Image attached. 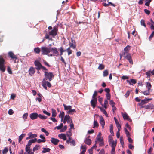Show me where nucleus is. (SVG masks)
<instances>
[{"instance_id":"51","label":"nucleus","mask_w":154,"mask_h":154,"mask_svg":"<svg viewBox=\"0 0 154 154\" xmlns=\"http://www.w3.org/2000/svg\"><path fill=\"white\" fill-rule=\"evenodd\" d=\"M154 35V30L153 31L152 33L150 35V36L149 38V41H151L152 38L153 37Z\"/></svg>"},{"instance_id":"15","label":"nucleus","mask_w":154,"mask_h":154,"mask_svg":"<svg viewBox=\"0 0 154 154\" xmlns=\"http://www.w3.org/2000/svg\"><path fill=\"white\" fill-rule=\"evenodd\" d=\"M152 100V98H150V99L146 98L144 100H142L141 101V103H139V105H143L145 104H146V103H147L149 101L151 100Z\"/></svg>"},{"instance_id":"43","label":"nucleus","mask_w":154,"mask_h":154,"mask_svg":"<svg viewBox=\"0 0 154 154\" xmlns=\"http://www.w3.org/2000/svg\"><path fill=\"white\" fill-rule=\"evenodd\" d=\"M104 66L102 64H100L98 67V69L100 70H102L104 68Z\"/></svg>"},{"instance_id":"28","label":"nucleus","mask_w":154,"mask_h":154,"mask_svg":"<svg viewBox=\"0 0 154 154\" xmlns=\"http://www.w3.org/2000/svg\"><path fill=\"white\" fill-rule=\"evenodd\" d=\"M69 47L70 48H72L73 49H75L76 48V45L75 43H70L69 44Z\"/></svg>"},{"instance_id":"48","label":"nucleus","mask_w":154,"mask_h":154,"mask_svg":"<svg viewBox=\"0 0 154 154\" xmlns=\"http://www.w3.org/2000/svg\"><path fill=\"white\" fill-rule=\"evenodd\" d=\"M30 146H28L26 145V146L25 150L26 152H28L29 151H31V149H30Z\"/></svg>"},{"instance_id":"34","label":"nucleus","mask_w":154,"mask_h":154,"mask_svg":"<svg viewBox=\"0 0 154 154\" xmlns=\"http://www.w3.org/2000/svg\"><path fill=\"white\" fill-rule=\"evenodd\" d=\"M151 91L147 90L143 92L142 93L144 95H147L150 94V92Z\"/></svg>"},{"instance_id":"40","label":"nucleus","mask_w":154,"mask_h":154,"mask_svg":"<svg viewBox=\"0 0 154 154\" xmlns=\"http://www.w3.org/2000/svg\"><path fill=\"white\" fill-rule=\"evenodd\" d=\"M70 130L71 129H74V125L72 121V119L71 120V122L70 125Z\"/></svg>"},{"instance_id":"61","label":"nucleus","mask_w":154,"mask_h":154,"mask_svg":"<svg viewBox=\"0 0 154 154\" xmlns=\"http://www.w3.org/2000/svg\"><path fill=\"white\" fill-rule=\"evenodd\" d=\"M115 103L112 100L110 101L109 104L112 106V107H113V106L115 105Z\"/></svg>"},{"instance_id":"33","label":"nucleus","mask_w":154,"mask_h":154,"mask_svg":"<svg viewBox=\"0 0 154 154\" xmlns=\"http://www.w3.org/2000/svg\"><path fill=\"white\" fill-rule=\"evenodd\" d=\"M108 101L106 100L104 101V107L105 109H106L108 106Z\"/></svg>"},{"instance_id":"36","label":"nucleus","mask_w":154,"mask_h":154,"mask_svg":"<svg viewBox=\"0 0 154 154\" xmlns=\"http://www.w3.org/2000/svg\"><path fill=\"white\" fill-rule=\"evenodd\" d=\"M99 126V124L97 122L96 120H94V126L93 128L95 127H98Z\"/></svg>"},{"instance_id":"11","label":"nucleus","mask_w":154,"mask_h":154,"mask_svg":"<svg viewBox=\"0 0 154 154\" xmlns=\"http://www.w3.org/2000/svg\"><path fill=\"white\" fill-rule=\"evenodd\" d=\"M125 58L127 59L130 64H133V62L131 58V57L130 54H127Z\"/></svg>"},{"instance_id":"39","label":"nucleus","mask_w":154,"mask_h":154,"mask_svg":"<svg viewBox=\"0 0 154 154\" xmlns=\"http://www.w3.org/2000/svg\"><path fill=\"white\" fill-rule=\"evenodd\" d=\"M28 114V113H26L23 114V118L24 119V121L26 120L27 119Z\"/></svg>"},{"instance_id":"7","label":"nucleus","mask_w":154,"mask_h":154,"mask_svg":"<svg viewBox=\"0 0 154 154\" xmlns=\"http://www.w3.org/2000/svg\"><path fill=\"white\" fill-rule=\"evenodd\" d=\"M8 56L11 58V59L13 60H14V63H16V60L17 59V57L16 55L11 51L9 52L8 53Z\"/></svg>"},{"instance_id":"58","label":"nucleus","mask_w":154,"mask_h":154,"mask_svg":"<svg viewBox=\"0 0 154 154\" xmlns=\"http://www.w3.org/2000/svg\"><path fill=\"white\" fill-rule=\"evenodd\" d=\"M43 62L45 65L47 66L48 67H50L51 66L45 60H43Z\"/></svg>"},{"instance_id":"46","label":"nucleus","mask_w":154,"mask_h":154,"mask_svg":"<svg viewBox=\"0 0 154 154\" xmlns=\"http://www.w3.org/2000/svg\"><path fill=\"white\" fill-rule=\"evenodd\" d=\"M8 149L7 147L5 148L2 151L3 154H6L8 152Z\"/></svg>"},{"instance_id":"29","label":"nucleus","mask_w":154,"mask_h":154,"mask_svg":"<svg viewBox=\"0 0 154 154\" xmlns=\"http://www.w3.org/2000/svg\"><path fill=\"white\" fill-rule=\"evenodd\" d=\"M38 117L43 120L46 119L47 118L46 116L41 114H38Z\"/></svg>"},{"instance_id":"18","label":"nucleus","mask_w":154,"mask_h":154,"mask_svg":"<svg viewBox=\"0 0 154 154\" xmlns=\"http://www.w3.org/2000/svg\"><path fill=\"white\" fill-rule=\"evenodd\" d=\"M36 141L37 138H35L33 139L30 140L29 141L28 144L26 145L28 146H30L32 143H34Z\"/></svg>"},{"instance_id":"42","label":"nucleus","mask_w":154,"mask_h":154,"mask_svg":"<svg viewBox=\"0 0 154 154\" xmlns=\"http://www.w3.org/2000/svg\"><path fill=\"white\" fill-rule=\"evenodd\" d=\"M122 116L123 117V118L124 119L127 120V119L128 118V117L129 116H128L127 115L126 113H124L122 115Z\"/></svg>"},{"instance_id":"38","label":"nucleus","mask_w":154,"mask_h":154,"mask_svg":"<svg viewBox=\"0 0 154 154\" xmlns=\"http://www.w3.org/2000/svg\"><path fill=\"white\" fill-rule=\"evenodd\" d=\"M108 75V71L107 70H105L103 72V75L104 77L107 76Z\"/></svg>"},{"instance_id":"62","label":"nucleus","mask_w":154,"mask_h":154,"mask_svg":"<svg viewBox=\"0 0 154 154\" xmlns=\"http://www.w3.org/2000/svg\"><path fill=\"white\" fill-rule=\"evenodd\" d=\"M70 119V117L69 115H66L65 116L64 119L66 120H69Z\"/></svg>"},{"instance_id":"23","label":"nucleus","mask_w":154,"mask_h":154,"mask_svg":"<svg viewBox=\"0 0 154 154\" xmlns=\"http://www.w3.org/2000/svg\"><path fill=\"white\" fill-rule=\"evenodd\" d=\"M85 143L86 144L89 145L91 143V140L90 139L87 138L85 140Z\"/></svg>"},{"instance_id":"10","label":"nucleus","mask_w":154,"mask_h":154,"mask_svg":"<svg viewBox=\"0 0 154 154\" xmlns=\"http://www.w3.org/2000/svg\"><path fill=\"white\" fill-rule=\"evenodd\" d=\"M97 102V98H92V100L91 101V105L93 107L94 109L96 106V104Z\"/></svg>"},{"instance_id":"24","label":"nucleus","mask_w":154,"mask_h":154,"mask_svg":"<svg viewBox=\"0 0 154 154\" xmlns=\"http://www.w3.org/2000/svg\"><path fill=\"white\" fill-rule=\"evenodd\" d=\"M63 106L64 107L65 110H69L71 109V108H72V106H66L65 104H63Z\"/></svg>"},{"instance_id":"14","label":"nucleus","mask_w":154,"mask_h":154,"mask_svg":"<svg viewBox=\"0 0 154 154\" xmlns=\"http://www.w3.org/2000/svg\"><path fill=\"white\" fill-rule=\"evenodd\" d=\"M35 70L34 67H31L30 68L29 70V73L31 76H32L35 73Z\"/></svg>"},{"instance_id":"52","label":"nucleus","mask_w":154,"mask_h":154,"mask_svg":"<svg viewBox=\"0 0 154 154\" xmlns=\"http://www.w3.org/2000/svg\"><path fill=\"white\" fill-rule=\"evenodd\" d=\"M128 54L129 53L127 52H126V51H122L121 53L122 56L124 57L125 58L126 56V55Z\"/></svg>"},{"instance_id":"60","label":"nucleus","mask_w":154,"mask_h":154,"mask_svg":"<svg viewBox=\"0 0 154 154\" xmlns=\"http://www.w3.org/2000/svg\"><path fill=\"white\" fill-rule=\"evenodd\" d=\"M147 2L145 3V5L146 6H149L150 4V3L151 1V0H148L146 1Z\"/></svg>"},{"instance_id":"30","label":"nucleus","mask_w":154,"mask_h":154,"mask_svg":"<svg viewBox=\"0 0 154 154\" xmlns=\"http://www.w3.org/2000/svg\"><path fill=\"white\" fill-rule=\"evenodd\" d=\"M40 147V146L39 145H36L33 148V151L34 152L36 150H38Z\"/></svg>"},{"instance_id":"17","label":"nucleus","mask_w":154,"mask_h":154,"mask_svg":"<svg viewBox=\"0 0 154 154\" xmlns=\"http://www.w3.org/2000/svg\"><path fill=\"white\" fill-rule=\"evenodd\" d=\"M51 142L54 145H57L58 143L59 142V140L57 139L52 137L51 138Z\"/></svg>"},{"instance_id":"8","label":"nucleus","mask_w":154,"mask_h":154,"mask_svg":"<svg viewBox=\"0 0 154 154\" xmlns=\"http://www.w3.org/2000/svg\"><path fill=\"white\" fill-rule=\"evenodd\" d=\"M142 108H145L147 109H154V106L153 104H149L146 105L142 106Z\"/></svg>"},{"instance_id":"64","label":"nucleus","mask_w":154,"mask_h":154,"mask_svg":"<svg viewBox=\"0 0 154 154\" xmlns=\"http://www.w3.org/2000/svg\"><path fill=\"white\" fill-rule=\"evenodd\" d=\"M105 152L103 149H102L99 153L98 154H104Z\"/></svg>"},{"instance_id":"1","label":"nucleus","mask_w":154,"mask_h":154,"mask_svg":"<svg viewBox=\"0 0 154 154\" xmlns=\"http://www.w3.org/2000/svg\"><path fill=\"white\" fill-rule=\"evenodd\" d=\"M45 78L43 79L45 80H48L50 81L52 80V79L54 77V75L53 73L51 72H45L44 74Z\"/></svg>"},{"instance_id":"25","label":"nucleus","mask_w":154,"mask_h":154,"mask_svg":"<svg viewBox=\"0 0 154 154\" xmlns=\"http://www.w3.org/2000/svg\"><path fill=\"white\" fill-rule=\"evenodd\" d=\"M34 51L35 53L38 54L40 53L41 50H40V48L38 47H36L34 48Z\"/></svg>"},{"instance_id":"19","label":"nucleus","mask_w":154,"mask_h":154,"mask_svg":"<svg viewBox=\"0 0 154 154\" xmlns=\"http://www.w3.org/2000/svg\"><path fill=\"white\" fill-rule=\"evenodd\" d=\"M127 82L130 85H131V83L133 84H134L137 82L136 80L134 79H131L130 80H127Z\"/></svg>"},{"instance_id":"5","label":"nucleus","mask_w":154,"mask_h":154,"mask_svg":"<svg viewBox=\"0 0 154 154\" xmlns=\"http://www.w3.org/2000/svg\"><path fill=\"white\" fill-rule=\"evenodd\" d=\"M46 80L45 79H43L42 82V84L43 87L45 90H47V86L49 88H50L51 86V85L50 82Z\"/></svg>"},{"instance_id":"20","label":"nucleus","mask_w":154,"mask_h":154,"mask_svg":"<svg viewBox=\"0 0 154 154\" xmlns=\"http://www.w3.org/2000/svg\"><path fill=\"white\" fill-rule=\"evenodd\" d=\"M58 137L61 139H62L64 140H66V135L64 134H61L58 135Z\"/></svg>"},{"instance_id":"6","label":"nucleus","mask_w":154,"mask_h":154,"mask_svg":"<svg viewBox=\"0 0 154 154\" xmlns=\"http://www.w3.org/2000/svg\"><path fill=\"white\" fill-rule=\"evenodd\" d=\"M34 64L36 66V69L37 70H39L41 69V67L42 65L38 60H35L34 62Z\"/></svg>"},{"instance_id":"9","label":"nucleus","mask_w":154,"mask_h":154,"mask_svg":"<svg viewBox=\"0 0 154 154\" xmlns=\"http://www.w3.org/2000/svg\"><path fill=\"white\" fill-rule=\"evenodd\" d=\"M30 118L32 120H34L38 117V114L35 112L32 113L29 115Z\"/></svg>"},{"instance_id":"55","label":"nucleus","mask_w":154,"mask_h":154,"mask_svg":"<svg viewBox=\"0 0 154 154\" xmlns=\"http://www.w3.org/2000/svg\"><path fill=\"white\" fill-rule=\"evenodd\" d=\"M97 92L96 91H94V93L93 94V95L92 96V98H93V99L96 98L95 97L97 95Z\"/></svg>"},{"instance_id":"50","label":"nucleus","mask_w":154,"mask_h":154,"mask_svg":"<svg viewBox=\"0 0 154 154\" xmlns=\"http://www.w3.org/2000/svg\"><path fill=\"white\" fill-rule=\"evenodd\" d=\"M64 116V112H61L60 113L59 117L60 118H63Z\"/></svg>"},{"instance_id":"27","label":"nucleus","mask_w":154,"mask_h":154,"mask_svg":"<svg viewBox=\"0 0 154 154\" xmlns=\"http://www.w3.org/2000/svg\"><path fill=\"white\" fill-rule=\"evenodd\" d=\"M25 134H22L20 136H19L18 139V141L19 143H20L21 142L22 139L25 136Z\"/></svg>"},{"instance_id":"22","label":"nucleus","mask_w":154,"mask_h":154,"mask_svg":"<svg viewBox=\"0 0 154 154\" xmlns=\"http://www.w3.org/2000/svg\"><path fill=\"white\" fill-rule=\"evenodd\" d=\"M69 140L71 145L73 146H75V140L74 139H72V138H69Z\"/></svg>"},{"instance_id":"56","label":"nucleus","mask_w":154,"mask_h":154,"mask_svg":"<svg viewBox=\"0 0 154 154\" xmlns=\"http://www.w3.org/2000/svg\"><path fill=\"white\" fill-rule=\"evenodd\" d=\"M7 71L9 73L11 74H12V71L11 69L9 67H8L7 68Z\"/></svg>"},{"instance_id":"37","label":"nucleus","mask_w":154,"mask_h":154,"mask_svg":"<svg viewBox=\"0 0 154 154\" xmlns=\"http://www.w3.org/2000/svg\"><path fill=\"white\" fill-rule=\"evenodd\" d=\"M52 116L54 117H56L57 115V113L56 110L52 109Z\"/></svg>"},{"instance_id":"31","label":"nucleus","mask_w":154,"mask_h":154,"mask_svg":"<svg viewBox=\"0 0 154 154\" xmlns=\"http://www.w3.org/2000/svg\"><path fill=\"white\" fill-rule=\"evenodd\" d=\"M75 112H76V110L75 109H72V108H71V109H70L67 112V113L68 114H72L74 113H75Z\"/></svg>"},{"instance_id":"59","label":"nucleus","mask_w":154,"mask_h":154,"mask_svg":"<svg viewBox=\"0 0 154 154\" xmlns=\"http://www.w3.org/2000/svg\"><path fill=\"white\" fill-rule=\"evenodd\" d=\"M106 96L107 100H110L111 95L110 93L106 94Z\"/></svg>"},{"instance_id":"54","label":"nucleus","mask_w":154,"mask_h":154,"mask_svg":"<svg viewBox=\"0 0 154 154\" xmlns=\"http://www.w3.org/2000/svg\"><path fill=\"white\" fill-rule=\"evenodd\" d=\"M116 125L118 128V130H119V131H120V130L121 129V125L120 124H119V122L118 123H116Z\"/></svg>"},{"instance_id":"41","label":"nucleus","mask_w":154,"mask_h":154,"mask_svg":"<svg viewBox=\"0 0 154 154\" xmlns=\"http://www.w3.org/2000/svg\"><path fill=\"white\" fill-rule=\"evenodd\" d=\"M66 51L68 52V55H70L72 53V51L70 49V48H67Z\"/></svg>"},{"instance_id":"44","label":"nucleus","mask_w":154,"mask_h":154,"mask_svg":"<svg viewBox=\"0 0 154 154\" xmlns=\"http://www.w3.org/2000/svg\"><path fill=\"white\" fill-rule=\"evenodd\" d=\"M63 124L61 123L60 125L58 126H56L55 128V129H57L58 130H59L62 128L63 126Z\"/></svg>"},{"instance_id":"13","label":"nucleus","mask_w":154,"mask_h":154,"mask_svg":"<svg viewBox=\"0 0 154 154\" xmlns=\"http://www.w3.org/2000/svg\"><path fill=\"white\" fill-rule=\"evenodd\" d=\"M50 49L51 51L53 53L54 55H59V52L56 48H53L50 47Z\"/></svg>"},{"instance_id":"47","label":"nucleus","mask_w":154,"mask_h":154,"mask_svg":"<svg viewBox=\"0 0 154 154\" xmlns=\"http://www.w3.org/2000/svg\"><path fill=\"white\" fill-rule=\"evenodd\" d=\"M67 128V127L66 125H65L61 129L60 131V132H64L65 131Z\"/></svg>"},{"instance_id":"2","label":"nucleus","mask_w":154,"mask_h":154,"mask_svg":"<svg viewBox=\"0 0 154 154\" xmlns=\"http://www.w3.org/2000/svg\"><path fill=\"white\" fill-rule=\"evenodd\" d=\"M5 61L2 56H0V70L4 72L5 70Z\"/></svg>"},{"instance_id":"53","label":"nucleus","mask_w":154,"mask_h":154,"mask_svg":"<svg viewBox=\"0 0 154 154\" xmlns=\"http://www.w3.org/2000/svg\"><path fill=\"white\" fill-rule=\"evenodd\" d=\"M141 25L144 26L145 27H146V25L145 23V21L143 20H141Z\"/></svg>"},{"instance_id":"26","label":"nucleus","mask_w":154,"mask_h":154,"mask_svg":"<svg viewBox=\"0 0 154 154\" xmlns=\"http://www.w3.org/2000/svg\"><path fill=\"white\" fill-rule=\"evenodd\" d=\"M43 150L42 151V153H45L47 152H49L50 150V149L48 148H43Z\"/></svg>"},{"instance_id":"12","label":"nucleus","mask_w":154,"mask_h":154,"mask_svg":"<svg viewBox=\"0 0 154 154\" xmlns=\"http://www.w3.org/2000/svg\"><path fill=\"white\" fill-rule=\"evenodd\" d=\"M117 144V141L116 140L115 141H112V142L110 143L109 145H111V146L112 147V150H115V148L116 146V145Z\"/></svg>"},{"instance_id":"63","label":"nucleus","mask_w":154,"mask_h":154,"mask_svg":"<svg viewBox=\"0 0 154 154\" xmlns=\"http://www.w3.org/2000/svg\"><path fill=\"white\" fill-rule=\"evenodd\" d=\"M43 113L44 114L47 115H48V116H50L51 115L50 113L47 112L45 110H44L43 111Z\"/></svg>"},{"instance_id":"57","label":"nucleus","mask_w":154,"mask_h":154,"mask_svg":"<svg viewBox=\"0 0 154 154\" xmlns=\"http://www.w3.org/2000/svg\"><path fill=\"white\" fill-rule=\"evenodd\" d=\"M130 94V91L129 90H128L127 91L125 95V96L127 98L129 96Z\"/></svg>"},{"instance_id":"49","label":"nucleus","mask_w":154,"mask_h":154,"mask_svg":"<svg viewBox=\"0 0 154 154\" xmlns=\"http://www.w3.org/2000/svg\"><path fill=\"white\" fill-rule=\"evenodd\" d=\"M112 141H113V140L112 137L111 136H109V144L112 142Z\"/></svg>"},{"instance_id":"16","label":"nucleus","mask_w":154,"mask_h":154,"mask_svg":"<svg viewBox=\"0 0 154 154\" xmlns=\"http://www.w3.org/2000/svg\"><path fill=\"white\" fill-rule=\"evenodd\" d=\"M100 124L101 125L102 128H104V125H105V122L104 119L102 116L100 117Z\"/></svg>"},{"instance_id":"4","label":"nucleus","mask_w":154,"mask_h":154,"mask_svg":"<svg viewBox=\"0 0 154 154\" xmlns=\"http://www.w3.org/2000/svg\"><path fill=\"white\" fill-rule=\"evenodd\" d=\"M58 26L57 25L53 27V29L49 32V35H52L54 37L57 35L58 31Z\"/></svg>"},{"instance_id":"21","label":"nucleus","mask_w":154,"mask_h":154,"mask_svg":"<svg viewBox=\"0 0 154 154\" xmlns=\"http://www.w3.org/2000/svg\"><path fill=\"white\" fill-rule=\"evenodd\" d=\"M146 87L147 89V90H152V89H151L152 85L151 83L149 82H146Z\"/></svg>"},{"instance_id":"3","label":"nucleus","mask_w":154,"mask_h":154,"mask_svg":"<svg viewBox=\"0 0 154 154\" xmlns=\"http://www.w3.org/2000/svg\"><path fill=\"white\" fill-rule=\"evenodd\" d=\"M50 47L48 48L46 47H42L41 48V51L42 54L48 55L51 52Z\"/></svg>"},{"instance_id":"32","label":"nucleus","mask_w":154,"mask_h":154,"mask_svg":"<svg viewBox=\"0 0 154 154\" xmlns=\"http://www.w3.org/2000/svg\"><path fill=\"white\" fill-rule=\"evenodd\" d=\"M130 49V46L127 45L126 47L124 48V51H126V52L128 53Z\"/></svg>"},{"instance_id":"45","label":"nucleus","mask_w":154,"mask_h":154,"mask_svg":"<svg viewBox=\"0 0 154 154\" xmlns=\"http://www.w3.org/2000/svg\"><path fill=\"white\" fill-rule=\"evenodd\" d=\"M120 142L121 143V144L122 147H123V146L124 145V143L123 140V137H121L120 138Z\"/></svg>"},{"instance_id":"35","label":"nucleus","mask_w":154,"mask_h":154,"mask_svg":"<svg viewBox=\"0 0 154 154\" xmlns=\"http://www.w3.org/2000/svg\"><path fill=\"white\" fill-rule=\"evenodd\" d=\"M72 134L71 133V131L69 130V131L66 132L67 136L69 138H72L71 136H72Z\"/></svg>"}]
</instances>
